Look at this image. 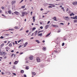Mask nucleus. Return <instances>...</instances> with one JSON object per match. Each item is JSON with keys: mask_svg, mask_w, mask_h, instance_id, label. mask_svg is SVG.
<instances>
[{"mask_svg": "<svg viewBox=\"0 0 77 77\" xmlns=\"http://www.w3.org/2000/svg\"><path fill=\"white\" fill-rule=\"evenodd\" d=\"M26 12H21V14H22V15H21V17H23L24 16V15H25Z\"/></svg>", "mask_w": 77, "mask_h": 77, "instance_id": "nucleus-1", "label": "nucleus"}, {"mask_svg": "<svg viewBox=\"0 0 77 77\" xmlns=\"http://www.w3.org/2000/svg\"><path fill=\"white\" fill-rule=\"evenodd\" d=\"M51 26H52V27H54L58 28V26L57 25H54L53 24H52V25H51Z\"/></svg>", "mask_w": 77, "mask_h": 77, "instance_id": "nucleus-2", "label": "nucleus"}, {"mask_svg": "<svg viewBox=\"0 0 77 77\" xmlns=\"http://www.w3.org/2000/svg\"><path fill=\"white\" fill-rule=\"evenodd\" d=\"M36 61L38 62H41V60H40L39 57H38L36 58Z\"/></svg>", "mask_w": 77, "mask_h": 77, "instance_id": "nucleus-3", "label": "nucleus"}, {"mask_svg": "<svg viewBox=\"0 0 77 77\" xmlns=\"http://www.w3.org/2000/svg\"><path fill=\"white\" fill-rule=\"evenodd\" d=\"M14 13L16 14L17 15H19V12H18L17 11H15L14 12Z\"/></svg>", "mask_w": 77, "mask_h": 77, "instance_id": "nucleus-4", "label": "nucleus"}, {"mask_svg": "<svg viewBox=\"0 0 77 77\" xmlns=\"http://www.w3.org/2000/svg\"><path fill=\"white\" fill-rule=\"evenodd\" d=\"M72 3V5H76L77 4V2H73Z\"/></svg>", "mask_w": 77, "mask_h": 77, "instance_id": "nucleus-5", "label": "nucleus"}, {"mask_svg": "<svg viewBox=\"0 0 77 77\" xmlns=\"http://www.w3.org/2000/svg\"><path fill=\"white\" fill-rule=\"evenodd\" d=\"M10 48L9 47H7L5 48V49L7 50V51H8V50H9Z\"/></svg>", "mask_w": 77, "mask_h": 77, "instance_id": "nucleus-6", "label": "nucleus"}, {"mask_svg": "<svg viewBox=\"0 0 77 77\" xmlns=\"http://www.w3.org/2000/svg\"><path fill=\"white\" fill-rule=\"evenodd\" d=\"M29 59H30V60H33V56H30L29 57Z\"/></svg>", "mask_w": 77, "mask_h": 77, "instance_id": "nucleus-7", "label": "nucleus"}, {"mask_svg": "<svg viewBox=\"0 0 77 77\" xmlns=\"http://www.w3.org/2000/svg\"><path fill=\"white\" fill-rule=\"evenodd\" d=\"M50 35H51V32H50L49 33H48V35H46V36H45V37H48Z\"/></svg>", "mask_w": 77, "mask_h": 77, "instance_id": "nucleus-8", "label": "nucleus"}, {"mask_svg": "<svg viewBox=\"0 0 77 77\" xmlns=\"http://www.w3.org/2000/svg\"><path fill=\"white\" fill-rule=\"evenodd\" d=\"M15 2H16L14 1H12L11 2V5H13V4H15Z\"/></svg>", "mask_w": 77, "mask_h": 77, "instance_id": "nucleus-9", "label": "nucleus"}, {"mask_svg": "<svg viewBox=\"0 0 77 77\" xmlns=\"http://www.w3.org/2000/svg\"><path fill=\"white\" fill-rule=\"evenodd\" d=\"M18 63V61H16L14 62V65H17V63Z\"/></svg>", "mask_w": 77, "mask_h": 77, "instance_id": "nucleus-10", "label": "nucleus"}, {"mask_svg": "<svg viewBox=\"0 0 77 77\" xmlns=\"http://www.w3.org/2000/svg\"><path fill=\"white\" fill-rule=\"evenodd\" d=\"M28 44L27 42H26L25 44L24 45H23V47H25L26 46V45H27V44Z\"/></svg>", "mask_w": 77, "mask_h": 77, "instance_id": "nucleus-11", "label": "nucleus"}, {"mask_svg": "<svg viewBox=\"0 0 77 77\" xmlns=\"http://www.w3.org/2000/svg\"><path fill=\"white\" fill-rule=\"evenodd\" d=\"M14 31V29L12 28L9 29V30H7V31Z\"/></svg>", "mask_w": 77, "mask_h": 77, "instance_id": "nucleus-12", "label": "nucleus"}, {"mask_svg": "<svg viewBox=\"0 0 77 77\" xmlns=\"http://www.w3.org/2000/svg\"><path fill=\"white\" fill-rule=\"evenodd\" d=\"M20 28L18 27L17 26H15L14 27V29H19Z\"/></svg>", "mask_w": 77, "mask_h": 77, "instance_id": "nucleus-13", "label": "nucleus"}, {"mask_svg": "<svg viewBox=\"0 0 77 77\" xmlns=\"http://www.w3.org/2000/svg\"><path fill=\"white\" fill-rule=\"evenodd\" d=\"M56 19H57V18L55 17H54L53 18V19H54V20H53L57 21Z\"/></svg>", "mask_w": 77, "mask_h": 77, "instance_id": "nucleus-14", "label": "nucleus"}, {"mask_svg": "<svg viewBox=\"0 0 77 77\" xmlns=\"http://www.w3.org/2000/svg\"><path fill=\"white\" fill-rule=\"evenodd\" d=\"M42 34L40 33L38 35V36H42Z\"/></svg>", "mask_w": 77, "mask_h": 77, "instance_id": "nucleus-15", "label": "nucleus"}, {"mask_svg": "<svg viewBox=\"0 0 77 77\" xmlns=\"http://www.w3.org/2000/svg\"><path fill=\"white\" fill-rule=\"evenodd\" d=\"M32 75H35V72H32Z\"/></svg>", "mask_w": 77, "mask_h": 77, "instance_id": "nucleus-16", "label": "nucleus"}, {"mask_svg": "<svg viewBox=\"0 0 77 77\" xmlns=\"http://www.w3.org/2000/svg\"><path fill=\"white\" fill-rule=\"evenodd\" d=\"M77 16H75V17H73V19H76V20L77 19Z\"/></svg>", "mask_w": 77, "mask_h": 77, "instance_id": "nucleus-17", "label": "nucleus"}, {"mask_svg": "<svg viewBox=\"0 0 77 77\" xmlns=\"http://www.w3.org/2000/svg\"><path fill=\"white\" fill-rule=\"evenodd\" d=\"M48 28V25H47L45 26V29H47Z\"/></svg>", "mask_w": 77, "mask_h": 77, "instance_id": "nucleus-18", "label": "nucleus"}, {"mask_svg": "<svg viewBox=\"0 0 77 77\" xmlns=\"http://www.w3.org/2000/svg\"><path fill=\"white\" fill-rule=\"evenodd\" d=\"M46 49V48L45 47H43V51H45Z\"/></svg>", "mask_w": 77, "mask_h": 77, "instance_id": "nucleus-19", "label": "nucleus"}, {"mask_svg": "<svg viewBox=\"0 0 77 77\" xmlns=\"http://www.w3.org/2000/svg\"><path fill=\"white\" fill-rule=\"evenodd\" d=\"M33 22H35V17H33Z\"/></svg>", "mask_w": 77, "mask_h": 77, "instance_id": "nucleus-20", "label": "nucleus"}, {"mask_svg": "<svg viewBox=\"0 0 77 77\" xmlns=\"http://www.w3.org/2000/svg\"><path fill=\"white\" fill-rule=\"evenodd\" d=\"M37 32H38V31L37 30L35 31V35H36Z\"/></svg>", "mask_w": 77, "mask_h": 77, "instance_id": "nucleus-21", "label": "nucleus"}, {"mask_svg": "<svg viewBox=\"0 0 77 77\" xmlns=\"http://www.w3.org/2000/svg\"><path fill=\"white\" fill-rule=\"evenodd\" d=\"M35 42H36L38 43V44L40 43V42H39V41H38V40H35Z\"/></svg>", "mask_w": 77, "mask_h": 77, "instance_id": "nucleus-22", "label": "nucleus"}, {"mask_svg": "<svg viewBox=\"0 0 77 77\" xmlns=\"http://www.w3.org/2000/svg\"><path fill=\"white\" fill-rule=\"evenodd\" d=\"M21 8L22 9H24V8H25V5H23L22 6H21Z\"/></svg>", "mask_w": 77, "mask_h": 77, "instance_id": "nucleus-23", "label": "nucleus"}, {"mask_svg": "<svg viewBox=\"0 0 77 77\" xmlns=\"http://www.w3.org/2000/svg\"><path fill=\"white\" fill-rule=\"evenodd\" d=\"M5 36H8L9 35V34H5V35H4Z\"/></svg>", "mask_w": 77, "mask_h": 77, "instance_id": "nucleus-24", "label": "nucleus"}, {"mask_svg": "<svg viewBox=\"0 0 77 77\" xmlns=\"http://www.w3.org/2000/svg\"><path fill=\"white\" fill-rule=\"evenodd\" d=\"M24 72V71H23V70H21V73H23Z\"/></svg>", "mask_w": 77, "mask_h": 77, "instance_id": "nucleus-25", "label": "nucleus"}, {"mask_svg": "<svg viewBox=\"0 0 77 77\" xmlns=\"http://www.w3.org/2000/svg\"><path fill=\"white\" fill-rule=\"evenodd\" d=\"M73 22H74V23H75L77 22V20H75L73 21Z\"/></svg>", "mask_w": 77, "mask_h": 77, "instance_id": "nucleus-26", "label": "nucleus"}, {"mask_svg": "<svg viewBox=\"0 0 77 77\" xmlns=\"http://www.w3.org/2000/svg\"><path fill=\"white\" fill-rule=\"evenodd\" d=\"M74 14L73 13H72V14H70V16H74Z\"/></svg>", "mask_w": 77, "mask_h": 77, "instance_id": "nucleus-27", "label": "nucleus"}, {"mask_svg": "<svg viewBox=\"0 0 77 77\" xmlns=\"http://www.w3.org/2000/svg\"><path fill=\"white\" fill-rule=\"evenodd\" d=\"M35 27H33V29H32V31H34V30H35Z\"/></svg>", "mask_w": 77, "mask_h": 77, "instance_id": "nucleus-28", "label": "nucleus"}, {"mask_svg": "<svg viewBox=\"0 0 77 77\" xmlns=\"http://www.w3.org/2000/svg\"><path fill=\"white\" fill-rule=\"evenodd\" d=\"M67 18H68V17H64V19H67Z\"/></svg>", "mask_w": 77, "mask_h": 77, "instance_id": "nucleus-29", "label": "nucleus"}, {"mask_svg": "<svg viewBox=\"0 0 77 77\" xmlns=\"http://www.w3.org/2000/svg\"><path fill=\"white\" fill-rule=\"evenodd\" d=\"M29 67L26 66V69H29Z\"/></svg>", "mask_w": 77, "mask_h": 77, "instance_id": "nucleus-30", "label": "nucleus"}, {"mask_svg": "<svg viewBox=\"0 0 77 77\" xmlns=\"http://www.w3.org/2000/svg\"><path fill=\"white\" fill-rule=\"evenodd\" d=\"M8 13H9V14H11V11H8Z\"/></svg>", "mask_w": 77, "mask_h": 77, "instance_id": "nucleus-31", "label": "nucleus"}, {"mask_svg": "<svg viewBox=\"0 0 77 77\" xmlns=\"http://www.w3.org/2000/svg\"><path fill=\"white\" fill-rule=\"evenodd\" d=\"M50 6H51L52 7H55V5H50Z\"/></svg>", "mask_w": 77, "mask_h": 77, "instance_id": "nucleus-32", "label": "nucleus"}, {"mask_svg": "<svg viewBox=\"0 0 77 77\" xmlns=\"http://www.w3.org/2000/svg\"><path fill=\"white\" fill-rule=\"evenodd\" d=\"M43 32V31H39L38 32V34H39L40 32Z\"/></svg>", "mask_w": 77, "mask_h": 77, "instance_id": "nucleus-33", "label": "nucleus"}, {"mask_svg": "<svg viewBox=\"0 0 77 77\" xmlns=\"http://www.w3.org/2000/svg\"><path fill=\"white\" fill-rule=\"evenodd\" d=\"M3 54H4V55H5L6 54V53L5 52H3Z\"/></svg>", "mask_w": 77, "mask_h": 77, "instance_id": "nucleus-34", "label": "nucleus"}, {"mask_svg": "<svg viewBox=\"0 0 77 77\" xmlns=\"http://www.w3.org/2000/svg\"><path fill=\"white\" fill-rule=\"evenodd\" d=\"M54 51L55 52V53H59V52H58V51Z\"/></svg>", "mask_w": 77, "mask_h": 77, "instance_id": "nucleus-35", "label": "nucleus"}, {"mask_svg": "<svg viewBox=\"0 0 77 77\" xmlns=\"http://www.w3.org/2000/svg\"><path fill=\"white\" fill-rule=\"evenodd\" d=\"M3 54L2 53V52H0V55H3Z\"/></svg>", "mask_w": 77, "mask_h": 77, "instance_id": "nucleus-36", "label": "nucleus"}, {"mask_svg": "<svg viewBox=\"0 0 77 77\" xmlns=\"http://www.w3.org/2000/svg\"><path fill=\"white\" fill-rule=\"evenodd\" d=\"M9 47H11V43H10L9 44Z\"/></svg>", "mask_w": 77, "mask_h": 77, "instance_id": "nucleus-37", "label": "nucleus"}, {"mask_svg": "<svg viewBox=\"0 0 77 77\" xmlns=\"http://www.w3.org/2000/svg\"><path fill=\"white\" fill-rule=\"evenodd\" d=\"M0 38L1 39H3L4 38V37L2 36L1 37H0Z\"/></svg>", "mask_w": 77, "mask_h": 77, "instance_id": "nucleus-38", "label": "nucleus"}, {"mask_svg": "<svg viewBox=\"0 0 77 77\" xmlns=\"http://www.w3.org/2000/svg\"><path fill=\"white\" fill-rule=\"evenodd\" d=\"M48 5H49V6H51V5H54L53 4H49Z\"/></svg>", "mask_w": 77, "mask_h": 77, "instance_id": "nucleus-39", "label": "nucleus"}, {"mask_svg": "<svg viewBox=\"0 0 77 77\" xmlns=\"http://www.w3.org/2000/svg\"><path fill=\"white\" fill-rule=\"evenodd\" d=\"M14 55L15 54H11V57H13V56H14Z\"/></svg>", "mask_w": 77, "mask_h": 77, "instance_id": "nucleus-40", "label": "nucleus"}, {"mask_svg": "<svg viewBox=\"0 0 77 77\" xmlns=\"http://www.w3.org/2000/svg\"><path fill=\"white\" fill-rule=\"evenodd\" d=\"M40 29H43V26L40 27Z\"/></svg>", "mask_w": 77, "mask_h": 77, "instance_id": "nucleus-41", "label": "nucleus"}, {"mask_svg": "<svg viewBox=\"0 0 77 77\" xmlns=\"http://www.w3.org/2000/svg\"><path fill=\"white\" fill-rule=\"evenodd\" d=\"M16 44H17V41H15V43H14Z\"/></svg>", "mask_w": 77, "mask_h": 77, "instance_id": "nucleus-42", "label": "nucleus"}, {"mask_svg": "<svg viewBox=\"0 0 77 77\" xmlns=\"http://www.w3.org/2000/svg\"><path fill=\"white\" fill-rule=\"evenodd\" d=\"M23 0H21L20 2V3H21L22 2H23Z\"/></svg>", "mask_w": 77, "mask_h": 77, "instance_id": "nucleus-43", "label": "nucleus"}, {"mask_svg": "<svg viewBox=\"0 0 77 77\" xmlns=\"http://www.w3.org/2000/svg\"><path fill=\"white\" fill-rule=\"evenodd\" d=\"M23 30V28H21V29H20V31H21V30Z\"/></svg>", "mask_w": 77, "mask_h": 77, "instance_id": "nucleus-44", "label": "nucleus"}, {"mask_svg": "<svg viewBox=\"0 0 77 77\" xmlns=\"http://www.w3.org/2000/svg\"><path fill=\"white\" fill-rule=\"evenodd\" d=\"M69 10V9L68 8H67V9L66 10V12H67L68 11V10Z\"/></svg>", "mask_w": 77, "mask_h": 77, "instance_id": "nucleus-45", "label": "nucleus"}, {"mask_svg": "<svg viewBox=\"0 0 77 77\" xmlns=\"http://www.w3.org/2000/svg\"><path fill=\"white\" fill-rule=\"evenodd\" d=\"M65 45V43H63L62 44V46H63L64 45Z\"/></svg>", "mask_w": 77, "mask_h": 77, "instance_id": "nucleus-46", "label": "nucleus"}, {"mask_svg": "<svg viewBox=\"0 0 77 77\" xmlns=\"http://www.w3.org/2000/svg\"><path fill=\"white\" fill-rule=\"evenodd\" d=\"M2 9H4V7H2Z\"/></svg>", "mask_w": 77, "mask_h": 77, "instance_id": "nucleus-47", "label": "nucleus"}, {"mask_svg": "<svg viewBox=\"0 0 77 77\" xmlns=\"http://www.w3.org/2000/svg\"><path fill=\"white\" fill-rule=\"evenodd\" d=\"M21 40H20L19 41H18V43H19L20 42H21Z\"/></svg>", "mask_w": 77, "mask_h": 77, "instance_id": "nucleus-48", "label": "nucleus"}, {"mask_svg": "<svg viewBox=\"0 0 77 77\" xmlns=\"http://www.w3.org/2000/svg\"><path fill=\"white\" fill-rule=\"evenodd\" d=\"M60 32V30L57 31V33H59Z\"/></svg>", "mask_w": 77, "mask_h": 77, "instance_id": "nucleus-49", "label": "nucleus"}, {"mask_svg": "<svg viewBox=\"0 0 77 77\" xmlns=\"http://www.w3.org/2000/svg\"><path fill=\"white\" fill-rule=\"evenodd\" d=\"M60 25H64V23H60Z\"/></svg>", "mask_w": 77, "mask_h": 77, "instance_id": "nucleus-50", "label": "nucleus"}, {"mask_svg": "<svg viewBox=\"0 0 77 77\" xmlns=\"http://www.w3.org/2000/svg\"><path fill=\"white\" fill-rule=\"evenodd\" d=\"M48 8H52V6H48Z\"/></svg>", "mask_w": 77, "mask_h": 77, "instance_id": "nucleus-51", "label": "nucleus"}, {"mask_svg": "<svg viewBox=\"0 0 77 77\" xmlns=\"http://www.w3.org/2000/svg\"><path fill=\"white\" fill-rule=\"evenodd\" d=\"M26 33L29 32V30H27V31H26Z\"/></svg>", "mask_w": 77, "mask_h": 77, "instance_id": "nucleus-52", "label": "nucleus"}, {"mask_svg": "<svg viewBox=\"0 0 77 77\" xmlns=\"http://www.w3.org/2000/svg\"><path fill=\"white\" fill-rule=\"evenodd\" d=\"M50 23V21H48V23H47V24H48Z\"/></svg>", "mask_w": 77, "mask_h": 77, "instance_id": "nucleus-53", "label": "nucleus"}, {"mask_svg": "<svg viewBox=\"0 0 77 77\" xmlns=\"http://www.w3.org/2000/svg\"><path fill=\"white\" fill-rule=\"evenodd\" d=\"M4 46V44H2L1 45V46Z\"/></svg>", "mask_w": 77, "mask_h": 77, "instance_id": "nucleus-54", "label": "nucleus"}, {"mask_svg": "<svg viewBox=\"0 0 77 77\" xmlns=\"http://www.w3.org/2000/svg\"><path fill=\"white\" fill-rule=\"evenodd\" d=\"M21 45H19V48H21Z\"/></svg>", "mask_w": 77, "mask_h": 77, "instance_id": "nucleus-55", "label": "nucleus"}, {"mask_svg": "<svg viewBox=\"0 0 77 77\" xmlns=\"http://www.w3.org/2000/svg\"><path fill=\"white\" fill-rule=\"evenodd\" d=\"M43 14H44L45 15H46V14H47V13H43Z\"/></svg>", "mask_w": 77, "mask_h": 77, "instance_id": "nucleus-56", "label": "nucleus"}, {"mask_svg": "<svg viewBox=\"0 0 77 77\" xmlns=\"http://www.w3.org/2000/svg\"><path fill=\"white\" fill-rule=\"evenodd\" d=\"M23 76L24 77H26V75H23Z\"/></svg>", "mask_w": 77, "mask_h": 77, "instance_id": "nucleus-57", "label": "nucleus"}, {"mask_svg": "<svg viewBox=\"0 0 77 77\" xmlns=\"http://www.w3.org/2000/svg\"><path fill=\"white\" fill-rule=\"evenodd\" d=\"M41 11H43V9H42V8H41Z\"/></svg>", "mask_w": 77, "mask_h": 77, "instance_id": "nucleus-58", "label": "nucleus"}, {"mask_svg": "<svg viewBox=\"0 0 77 77\" xmlns=\"http://www.w3.org/2000/svg\"><path fill=\"white\" fill-rule=\"evenodd\" d=\"M23 54V52H22V53H20V54Z\"/></svg>", "mask_w": 77, "mask_h": 77, "instance_id": "nucleus-59", "label": "nucleus"}, {"mask_svg": "<svg viewBox=\"0 0 77 77\" xmlns=\"http://www.w3.org/2000/svg\"><path fill=\"white\" fill-rule=\"evenodd\" d=\"M13 74H14V75H16V74L15 73H13Z\"/></svg>", "mask_w": 77, "mask_h": 77, "instance_id": "nucleus-60", "label": "nucleus"}, {"mask_svg": "<svg viewBox=\"0 0 77 77\" xmlns=\"http://www.w3.org/2000/svg\"><path fill=\"white\" fill-rule=\"evenodd\" d=\"M2 75H4V73L3 72H2Z\"/></svg>", "mask_w": 77, "mask_h": 77, "instance_id": "nucleus-61", "label": "nucleus"}, {"mask_svg": "<svg viewBox=\"0 0 77 77\" xmlns=\"http://www.w3.org/2000/svg\"><path fill=\"white\" fill-rule=\"evenodd\" d=\"M61 9L63 10V9H64V8H63V7H61Z\"/></svg>", "mask_w": 77, "mask_h": 77, "instance_id": "nucleus-62", "label": "nucleus"}, {"mask_svg": "<svg viewBox=\"0 0 77 77\" xmlns=\"http://www.w3.org/2000/svg\"><path fill=\"white\" fill-rule=\"evenodd\" d=\"M11 52H14V50H12V51H11Z\"/></svg>", "mask_w": 77, "mask_h": 77, "instance_id": "nucleus-63", "label": "nucleus"}, {"mask_svg": "<svg viewBox=\"0 0 77 77\" xmlns=\"http://www.w3.org/2000/svg\"><path fill=\"white\" fill-rule=\"evenodd\" d=\"M5 42V43H6V41H5V42Z\"/></svg>", "mask_w": 77, "mask_h": 77, "instance_id": "nucleus-64", "label": "nucleus"}]
</instances>
